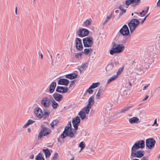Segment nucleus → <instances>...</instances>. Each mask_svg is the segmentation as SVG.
<instances>
[{
    "label": "nucleus",
    "instance_id": "nucleus-1",
    "mask_svg": "<svg viewBox=\"0 0 160 160\" xmlns=\"http://www.w3.org/2000/svg\"><path fill=\"white\" fill-rule=\"evenodd\" d=\"M125 48L123 44H117L114 43L110 51V53L113 55L116 53H119L122 52Z\"/></svg>",
    "mask_w": 160,
    "mask_h": 160
},
{
    "label": "nucleus",
    "instance_id": "nucleus-2",
    "mask_svg": "<svg viewBox=\"0 0 160 160\" xmlns=\"http://www.w3.org/2000/svg\"><path fill=\"white\" fill-rule=\"evenodd\" d=\"M42 129L38 134V139H41L43 136H47L51 132V131L50 129L45 127L44 125L41 126Z\"/></svg>",
    "mask_w": 160,
    "mask_h": 160
},
{
    "label": "nucleus",
    "instance_id": "nucleus-3",
    "mask_svg": "<svg viewBox=\"0 0 160 160\" xmlns=\"http://www.w3.org/2000/svg\"><path fill=\"white\" fill-rule=\"evenodd\" d=\"M140 23L139 21L136 19H133L130 21L128 25L131 33L134 31Z\"/></svg>",
    "mask_w": 160,
    "mask_h": 160
},
{
    "label": "nucleus",
    "instance_id": "nucleus-4",
    "mask_svg": "<svg viewBox=\"0 0 160 160\" xmlns=\"http://www.w3.org/2000/svg\"><path fill=\"white\" fill-rule=\"evenodd\" d=\"M82 41L84 46L86 48L91 47L93 44V39L90 36L83 38Z\"/></svg>",
    "mask_w": 160,
    "mask_h": 160
},
{
    "label": "nucleus",
    "instance_id": "nucleus-5",
    "mask_svg": "<svg viewBox=\"0 0 160 160\" xmlns=\"http://www.w3.org/2000/svg\"><path fill=\"white\" fill-rule=\"evenodd\" d=\"M137 149H131V155L133 157L140 158L142 157L144 154V151L143 150H138Z\"/></svg>",
    "mask_w": 160,
    "mask_h": 160
},
{
    "label": "nucleus",
    "instance_id": "nucleus-6",
    "mask_svg": "<svg viewBox=\"0 0 160 160\" xmlns=\"http://www.w3.org/2000/svg\"><path fill=\"white\" fill-rule=\"evenodd\" d=\"M145 147V142L143 140L136 141L132 148L131 149H138L143 148Z\"/></svg>",
    "mask_w": 160,
    "mask_h": 160
},
{
    "label": "nucleus",
    "instance_id": "nucleus-7",
    "mask_svg": "<svg viewBox=\"0 0 160 160\" xmlns=\"http://www.w3.org/2000/svg\"><path fill=\"white\" fill-rule=\"evenodd\" d=\"M77 33L79 37L82 38L88 35L89 31L86 29L81 28L77 31Z\"/></svg>",
    "mask_w": 160,
    "mask_h": 160
},
{
    "label": "nucleus",
    "instance_id": "nucleus-8",
    "mask_svg": "<svg viewBox=\"0 0 160 160\" xmlns=\"http://www.w3.org/2000/svg\"><path fill=\"white\" fill-rule=\"evenodd\" d=\"M67 136H68L71 138L74 137L72 128L69 129V131H65V130H64L61 135V137L62 138H64Z\"/></svg>",
    "mask_w": 160,
    "mask_h": 160
},
{
    "label": "nucleus",
    "instance_id": "nucleus-9",
    "mask_svg": "<svg viewBox=\"0 0 160 160\" xmlns=\"http://www.w3.org/2000/svg\"><path fill=\"white\" fill-rule=\"evenodd\" d=\"M120 33L123 36H128L129 33V29L126 24L124 25L119 30Z\"/></svg>",
    "mask_w": 160,
    "mask_h": 160
},
{
    "label": "nucleus",
    "instance_id": "nucleus-10",
    "mask_svg": "<svg viewBox=\"0 0 160 160\" xmlns=\"http://www.w3.org/2000/svg\"><path fill=\"white\" fill-rule=\"evenodd\" d=\"M146 146L149 149H151L156 143V141L153 138H149L146 141Z\"/></svg>",
    "mask_w": 160,
    "mask_h": 160
},
{
    "label": "nucleus",
    "instance_id": "nucleus-11",
    "mask_svg": "<svg viewBox=\"0 0 160 160\" xmlns=\"http://www.w3.org/2000/svg\"><path fill=\"white\" fill-rule=\"evenodd\" d=\"M50 103L51 100L48 97L43 98L41 101L42 105L46 108H48L50 106Z\"/></svg>",
    "mask_w": 160,
    "mask_h": 160
},
{
    "label": "nucleus",
    "instance_id": "nucleus-12",
    "mask_svg": "<svg viewBox=\"0 0 160 160\" xmlns=\"http://www.w3.org/2000/svg\"><path fill=\"white\" fill-rule=\"evenodd\" d=\"M80 120L78 116H77L73 119L72 120V124L74 128V129L76 130L78 129V126L80 122Z\"/></svg>",
    "mask_w": 160,
    "mask_h": 160
},
{
    "label": "nucleus",
    "instance_id": "nucleus-13",
    "mask_svg": "<svg viewBox=\"0 0 160 160\" xmlns=\"http://www.w3.org/2000/svg\"><path fill=\"white\" fill-rule=\"evenodd\" d=\"M76 48L79 50H82L83 48L81 40L78 38H76L75 40Z\"/></svg>",
    "mask_w": 160,
    "mask_h": 160
},
{
    "label": "nucleus",
    "instance_id": "nucleus-14",
    "mask_svg": "<svg viewBox=\"0 0 160 160\" xmlns=\"http://www.w3.org/2000/svg\"><path fill=\"white\" fill-rule=\"evenodd\" d=\"M34 112L36 116L39 118L43 117V112L42 110L39 107L36 108L34 110Z\"/></svg>",
    "mask_w": 160,
    "mask_h": 160
},
{
    "label": "nucleus",
    "instance_id": "nucleus-15",
    "mask_svg": "<svg viewBox=\"0 0 160 160\" xmlns=\"http://www.w3.org/2000/svg\"><path fill=\"white\" fill-rule=\"evenodd\" d=\"M68 89L67 87L58 86L56 89V92L60 93H65L68 92Z\"/></svg>",
    "mask_w": 160,
    "mask_h": 160
},
{
    "label": "nucleus",
    "instance_id": "nucleus-16",
    "mask_svg": "<svg viewBox=\"0 0 160 160\" xmlns=\"http://www.w3.org/2000/svg\"><path fill=\"white\" fill-rule=\"evenodd\" d=\"M140 2V0H127L125 4L127 6H129L131 4H134V6H136L139 5Z\"/></svg>",
    "mask_w": 160,
    "mask_h": 160
},
{
    "label": "nucleus",
    "instance_id": "nucleus-17",
    "mask_svg": "<svg viewBox=\"0 0 160 160\" xmlns=\"http://www.w3.org/2000/svg\"><path fill=\"white\" fill-rule=\"evenodd\" d=\"M69 81L65 78H61L59 80L58 82V85H62L67 86L69 84Z\"/></svg>",
    "mask_w": 160,
    "mask_h": 160
},
{
    "label": "nucleus",
    "instance_id": "nucleus-18",
    "mask_svg": "<svg viewBox=\"0 0 160 160\" xmlns=\"http://www.w3.org/2000/svg\"><path fill=\"white\" fill-rule=\"evenodd\" d=\"M128 121L131 124H138L140 122L139 118L136 117L130 118L128 120Z\"/></svg>",
    "mask_w": 160,
    "mask_h": 160
},
{
    "label": "nucleus",
    "instance_id": "nucleus-19",
    "mask_svg": "<svg viewBox=\"0 0 160 160\" xmlns=\"http://www.w3.org/2000/svg\"><path fill=\"white\" fill-rule=\"evenodd\" d=\"M53 96L55 100L58 102H60L62 98V96L57 92L54 93Z\"/></svg>",
    "mask_w": 160,
    "mask_h": 160
},
{
    "label": "nucleus",
    "instance_id": "nucleus-20",
    "mask_svg": "<svg viewBox=\"0 0 160 160\" xmlns=\"http://www.w3.org/2000/svg\"><path fill=\"white\" fill-rule=\"evenodd\" d=\"M56 86V83L55 82H53L51 83L49 87V91L50 93H52L54 92Z\"/></svg>",
    "mask_w": 160,
    "mask_h": 160
},
{
    "label": "nucleus",
    "instance_id": "nucleus-21",
    "mask_svg": "<svg viewBox=\"0 0 160 160\" xmlns=\"http://www.w3.org/2000/svg\"><path fill=\"white\" fill-rule=\"evenodd\" d=\"M65 78H66L73 79L76 78L78 77V74L75 73H72L65 75Z\"/></svg>",
    "mask_w": 160,
    "mask_h": 160
},
{
    "label": "nucleus",
    "instance_id": "nucleus-22",
    "mask_svg": "<svg viewBox=\"0 0 160 160\" xmlns=\"http://www.w3.org/2000/svg\"><path fill=\"white\" fill-rule=\"evenodd\" d=\"M88 63H83L81 66L78 68V69L80 73L82 72L85 69L88 67Z\"/></svg>",
    "mask_w": 160,
    "mask_h": 160
},
{
    "label": "nucleus",
    "instance_id": "nucleus-23",
    "mask_svg": "<svg viewBox=\"0 0 160 160\" xmlns=\"http://www.w3.org/2000/svg\"><path fill=\"white\" fill-rule=\"evenodd\" d=\"M42 150L44 152L46 158H48L50 156L51 153L48 148L46 149H43Z\"/></svg>",
    "mask_w": 160,
    "mask_h": 160
},
{
    "label": "nucleus",
    "instance_id": "nucleus-24",
    "mask_svg": "<svg viewBox=\"0 0 160 160\" xmlns=\"http://www.w3.org/2000/svg\"><path fill=\"white\" fill-rule=\"evenodd\" d=\"M132 108V106H129L127 107H125L121 109L120 111V113H124L128 111L130 108Z\"/></svg>",
    "mask_w": 160,
    "mask_h": 160
},
{
    "label": "nucleus",
    "instance_id": "nucleus-25",
    "mask_svg": "<svg viewBox=\"0 0 160 160\" xmlns=\"http://www.w3.org/2000/svg\"><path fill=\"white\" fill-rule=\"evenodd\" d=\"M52 102V106L54 109L56 108L58 106V104L53 99L51 100Z\"/></svg>",
    "mask_w": 160,
    "mask_h": 160
},
{
    "label": "nucleus",
    "instance_id": "nucleus-26",
    "mask_svg": "<svg viewBox=\"0 0 160 160\" xmlns=\"http://www.w3.org/2000/svg\"><path fill=\"white\" fill-rule=\"evenodd\" d=\"M78 115L81 118L82 120L84 119L86 117V115L85 113L82 111L79 112Z\"/></svg>",
    "mask_w": 160,
    "mask_h": 160
},
{
    "label": "nucleus",
    "instance_id": "nucleus-27",
    "mask_svg": "<svg viewBox=\"0 0 160 160\" xmlns=\"http://www.w3.org/2000/svg\"><path fill=\"white\" fill-rule=\"evenodd\" d=\"M117 77L118 76L117 75L113 76L108 80L107 83L109 84L111 81L115 80Z\"/></svg>",
    "mask_w": 160,
    "mask_h": 160
},
{
    "label": "nucleus",
    "instance_id": "nucleus-28",
    "mask_svg": "<svg viewBox=\"0 0 160 160\" xmlns=\"http://www.w3.org/2000/svg\"><path fill=\"white\" fill-rule=\"evenodd\" d=\"M70 128H72L71 123V121H69L68 125L65 127L64 130H65V131H69V129Z\"/></svg>",
    "mask_w": 160,
    "mask_h": 160
},
{
    "label": "nucleus",
    "instance_id": "nucleus-29",
    "mask_svg": "<svg viewBox=\"0 0 160 160\" xmlns=\"http://www.w3.org/2000/svg\"><path fill=\"white\" fill-rule=\"evenodd\" d=\"M44 113L43 114V118L45 119L47 118V117L49 116V115L50 113V112L47 110H44Z\"/></svg>",
    "mask_w": 160,
    "mask_h": 160
},
{
    "label": "nucleus",
    "instance_id": "nucleus-30",
    "mask_svg": "<svg viewBox=\"0 0 160 160\" xmlns=\"http://www.w3.org/2000/svg\"><path fill=\"white\" fill-rule=\"evenodd\" d=\"M100 85L99 82H97L96 83H93L90 86L91 88L94 89L95 88L97 87Z\"/></svg>",
    "mask_w": 160,
    "mask_h": 160
},
{
    "label": "nucleus",
    "instance_id": "nucleus-31",
    "mask_svg": "<svg viewBox=\"0 0 160 160\" xmlns=\"http://www.w3.org/2000/svg\"><path fill=\"white\" fill-rule=\"evenodd\" d=\"M79 147L81 148L80 151L82 150L85 147V143L82 142L79 144Z\"/></svg>",
    "mask_w": 160,
    "mask_h": 160
},
{
    "label": "nucleus",
    "instance_id": "nucleus-32",
    "mask_svg": "<svg viewBox=\"0 0 160 160\" xmlns=\"http://www.w3.org/2000/svg\"><path fill=\"white\" fill-rule=\"evenodd\" d=\"M91 22L90 19H87L83 23L84 26L88 27L91 24Z\"/></svg>",
    "mask_w": 160,
    "mask_h": 160
},
{
    "label": "nucleus",
    "instance_id": "nucleus-33",
    "mask_svg": "<svg viewBox=\"0 0 160 160\" xmlns=\"http://www.w3.org/2000/svg\"><path fill=\"white\" fill-rule=\"evenodd\" d=\"M125 7L124 5H120L119 7V8L122 11V13H124L126 12V9H124V8Z\"/></svg>",
    "mask_w": 160,
    "mask_h": 160
},
{
    "label": "nucleus",
    "instance_id": "nucleus-34",
    "mask_svg": "<svg viewBox=\"0 0 160 160\" xmlns=\"http://www.w3.org/2000/svg\"><path fill=\"white\" fill-rule=\"evenodd\" d=\"M113 66L112 64H108L106 68V71H109L112 70L113 68Z\"/></svg>",
    "mask_w": 160,
    "mask_h": 160
},
{
    "label": "nucleus",
    "instance_id": "nucleus-35",
    "mask_svg": "<svg viewBox=\"0 0 160 160\" xmlns=\"http://www.w3.org/2000/svg\"><path fill=\"white\" fill-rule=\"evenodd\" d=\"M58 120H55L53 121L50 124V125L52 127H54V126L56 125L58 123Z\"/></svg>",
    "mask_w": 160,
    "mask_h": 160
},
{
    "label": "nucleus",
    "instance_id": "nucleus-36",
    "mask_svg": "<svg viewBox=\"0 0 160 160\" xmlns=\"http://www.w3.org/2000/svg\"><path fill=\"white\" fill-rule=\"evenodd\" d=\"M88 102L93 105L94 103V97L93 96L90 97L88 100Z\"/></svg>",
    "mask_w": 160,
    "mask_h": 160
},
{
    "label": "nucleus",
    "instance_id": "nucleus-37",
    "mask_svg": "<svg viewBox=\"0 0 160 160\" xmlns=\"http://www.w3.org/2000/svg\"><path fill=\"white\" fill-rule=\"evenodd\" d=\"M83 53V52H80L79 53H77L75 55V57L76 58H80Z\"/></svg>",
    "mask_w": 160,
    "mask_h": 160
},
{
    "label": "nucleus",
    "instance_id": "nucleus-38",
    "mask_svg": "<svg viewBox=\"0 0 160 160\" xmlns=\"http://www.w3.org/2000/svg\"><path fill=\"white\" fill-rule=\"evenodd\" d=\"M58 156V153L57 152H56L54 155L53 157L52 158L53 160H56L57 159Z\"/></svg>",
    "mask_w": 160,
    "mask_h": 160
},
{
    "label": "nucleus",
    "instance_id": "nucleus-39",
    "mask_svg": "<svg viewBox=\"0 0 160 160\" xmlns=\"http://www.w3.org/2000/svg\"><path fill=\"white\" fill-rule=\"evenodd\" d=\"M112 13H111L110 14V15L109 16H108L107 17L105 21L103 23V24H105L106 23H107V22H108V20H109L111 18V17H112Z\"/></svg>",
    "mask_w": 160,
    "mask_h": 160
},
{
    "label": "nucleus",
    "instance_id": "nucleus-40",
    "mask_svg": "<svg viewBox=\"0 0 160 160\" xmlns=\"http://www.w3.org/2000/svg\"><path fill=\"white\" fill-rule=\"evenodd\" d=\"M123 70V68H120L118 71L117 72V76L120 75L122 72Z\"/></svg>",
    "mask_w": 160,
    "mask_h": 160
},
{
    "label": "nucleus",
    "instance_id": "nucleus-41",
    "mask_svg": "<svg viewBox=\"0 0 160 160\" xmlns=\"http://www.w3.org/2000/svg\"><path fill=\"white\" fill-rule=\"evenodd\" d=\"M92 89V88H91L90 86L87 90V92H88V93L90 94H92L93 92V90Z\"/></svg>",
    "mask_w": 160,
    "mask_h": 160
},
{
    "label": "nucleus",
    "instance_id": "nucleus-42",
    "mask_svg": "<svg viewBox=\"0 0 160 160\" xmlns=\"http://www.w3.org/2000/svg\"><path fill=\"white\" fill-rule=\"evenodd\" d=\"M89 50L88 48H85L84 49L83 53H84L85 55H88L89 54Z\"/></svg>",
    "mask_w": 160,
    "mask_h": 160
},
{
    "label": "nucleus",
    "instance_id": "nucleus-43",
    "mask_svg": "<svg viewBox=\"0 0 160 160\" xmlns=\"http://www.w3.org/2000/svg\"><path fill=\"white\" fill-rule=\"evenodd\" d=\"M90 109H89V108H87L85 107V108H84L83 110H84L85 111V113L86 114H88L89 113V112L90 111Z\"/></svg>",
    "mask_w": 160,
    "mask_h": 160
},
{
    "label": "nucleus",
    "instance_id": "nucleus-44",
    "mask_svg": "<svg viewBox=\"0 0 160 160\" xmlns=\"http://www.w3.org/2000/svg\"><path fill=\"white\" fill-rule=\"evenodd\" d=\"M149 7L148 6L146 7V8L144 10H145V13L144 14H143L142 16H144L145 14H146L148 13V10H149Z\"/></svg>",
    "mask_w": 160,
    "mask_h": 160
},
{
    "label": "nucleus",
    "instance_id": "nucleus-45",
    "mask_svg": "<svg viewBox=\"0 0 160 160\" xmlns=\"http://www.w3.org/2000/svg\"><path fill=\"white\" fill-rule=\"evenodd\" d=\"M36 160H44V159L43 157H36Z\"/></svg>",
    "mask_w": 160,
    "mask_h": 160
},
{
    "label": "nucleus",
    "instance_id": "nucleus-46",
    "mask_svg": "<svg viewBox=\"0 0 160 160\" xmlns=\"http://www.w3.org/2000/svg\"><path fill=\"white\" fill-rule=\"evenodd\" d=\"M27 122H28V123L29 125L34 123V121L31 119H29Z\"/></svg>",
    "mask_w": 160,
    "mask_h": 160
},
{
    "label": "nucleus",
    "instance_id": "nucleus-47",
    "mask_svg": "<svg viewBox=\"0 0 160 160\" xmlns=\"http://www.w3.org/2000/svg\"><path fill=\"white\" fill-rule=\"evenodd\" d=\"M92 105V104L88 102L85 108L90 109L91 108V106Z\"/></svg>",
    "mask_w": 160,
    "mask_h": 160
},
{
    "label": "nucleus",
    "instance_id": "nucleus-48",
    "mask_svg": "<svg viewBox=\"0 0 160 160\" xmlns=\"http://www.w3.org/2000/svg\"><path fill=\"white\" fill-rule=\"evenodd\" d=\"M104 91L103 88L102 87H100L98 90V92L101 94Z\"/></svg>",
    "mask_w": 160,
    "mask_h": 160
},
{
    "label": "nucleus",
    "instance_id": "nucleus-49",
    "mask_svg": "<svg viewBox=\"0 0 160 160\" xmlns=\"http://www.w3.org/2000/svg\"><path fill=\"white\" fill-rule=\"evenodd\" d=\"M101 93H99V92H98L97 93V94L96 95V98L97 99H100V96L101 95Z\"/></svg>",
    "mask_w": 160,
    "mask_h": 160
},
{
    "label": "nucleus",
    "instance_id": "nucleus-50",
    "mask_svg": "<svg viewBox=\"0 0 160 160\" xmlns=\"http://www.w3.org/2000/svg\"><path fill=\"white\" fill-rule=\"evenodd\" d=\"M75 81H76L75 80H73L71 82V84L69 85V87H72V85L74 84L75 83Z\"/></svg>",
    "mask_w": 160,
    "mask_h": 160
},
{
    "label": "nucleus",
    "instance_id": "nucleus-51",
    "mask_svg": "<svg viewBox=\"0 0 160 160\" xmlns=\"http://www.w3.org/2000/svg\"><path fill=\"white\" fill-rule=\"evenodd\" d=\"M155 124H156V126H157L158 125V124L157 123V119H156L154 121V123L152 124V126H153Z\"/></svg>",
    "mask_w": 160,
    "mask_h": 160
},
{
    "label": "nucleus",
    "instance_id": "nucleus-52",
    "mask_svg": "<svg viewBox=\"0 0 160 160\" xmlns=\"http://www.w3.org/2000/svg\"><path fill=\"white\" fill-rule=\"evenodd\" d=\"M29 124L28 123V122H27L23 126V128H26L28 126Z\"/></svg>",
    "mask_w": 160,
    "mask_h": 160
},
{
    "label": "nucleus",
    "instance_id": "nucleus-53",
    "mask_svg": "<svg viewBox=\"0 0 160 160\" xmlns=\"http://www.w3.org/2000/svg\"><path fill=\"white\" fill-rule=\"evenodd\" d=\"M157 6L160 7V0H158L157 4Z\"/></svg>",
    "mask_w": 160,
    "mask_h": 160
},
{
    "label": "nucleus",
    "instance_id": "nucleus-54",
    "mask_svg": "<svg viewBox=\"0 0 160 160\" xmlns=\"http://www.w3.org/2000/svg\"><path fill=\"white\" fill-rule=\"evenodd\" d=\"M149 85V84L148 85H145V86L144 87V88H143V90H145L147 88H148V86Z\"/></svg>",
    "mask_w": 160,
    "mask_h": 160
},
{
    "label": "nucleus",
    "instance_id": "nucleus-55",
    "mask_svg": "<svg viewBox=\"0 0 160 160\" xmlns=\"http://www.w3.org/2000/svg\"><path fill=\"white\" fill-rule=\"evenodd\" d=\"M37 157H42V153H41L40 152L39 153L38 155H37Z\"/></svg>",
    "mask_w": 160,
    "mask_h": 160
},
{
    "label": "nucleus",
    "instance_id": "nucleus-56",
    "mask_svg": "<svg viewBox=\"0 0 160 160\" xmlns=\"http://www.w3.org/2000/svg\"><path fill=\"white\" fill-rule=\"evenodd\" d=\"M50 58L51 59L52 63H52L53 61V59L52 58V57L51 54L50 55Z\"/></svg>",
    "mask_w": 160,
    "mask_h": 160
},
{
    "label": "nucleus",
    "instance_id": "nucleus-57",
    "mask_svg": "<svg viewBox=\"0 0 160 160\" xmlns=\"http://www.w3.org/2000/svg\"><path fill=\"white\" fill-rule=\"evenodd\" d=\"M148 98V95L146 96L145 98L143 99V101H144L146 100Z\"/></svg>",
    "mask_w": 160,
    "mask_h": 160
},
{
    "label": "nucleus",
    "instance_id": "nucleus-58",
    "mask_svg": "<svg viewBox=\"0 0 160 160\" xmlns=\"http://www.w3.org/2000/svg\"><path fill=\"white\" fill-rule=\"evenodd\" d=\"M147 158L145 157H143L141 159V160H147Z\"/></svg>",
    "mask_w": 160,
    "mask_h": 160
},
{
    "label": "nucleus",
    "instance_id": "nucleus-59",
    "mask_svg": "<svg viewBox=\"0 0 160 160\" xmlns=\"http://www.w3.org/2000/svg\"><path fill=\"white\" fill-rule=\"evenodd\" d=\"M145 20V18H143V19L142 21L140 23L142 24L144 22V21Z\"/></svg>",
    "mask_w": 160,
    "mask_h": 160
},
{
    "label": "nucleus",
    "instance_id": "nucleus-60",
    "mask_svg": "<svg viewBox=\"0 0 160 160\" xmlns=\"http://www.w3.org/2000/svg\"><path fill=\"white\" fill-rule=\"evenodd\" d=\"M34 156L33 154L30 157V158L31 159H32L34 158Z\"/></svg>",
    "mask_w": 160,
    "mask_h": 160
},
{
    "label": "nucleus",
    "instance_id": "nucleus-61",
    "mask_svg": "<svg viewBox=\"0 0 160 160\" xmlns=\"http://www.w3.org/2000/svg\"><path fill=\"white\" fill-rule=\"evenodd\" d=\"M15 13L16 15L17 14V7L15 8Z\"/></svg>",
    "mask_w": 160,
    "mask_h": 160
},
{
    "label": "nucleus",
    "instance_id": "nucleus-62",
    "mask_svg": "<svg viewBox=\"0 0 160 160\" xmlns=\"http://www.w3.org/2000/svg\"><path fill=\"white\" fill-rule=\"evenodd\" d=\"M27 131L28 132H30L31 131V129L30 128H28L27 129Z\"/></svg>",
    "mask_w": 160,
    "mask_h": 160
},
{
    "label": "nucleus",
    "instance_id": "nucleus-63",
    "mask_svg": "<svg viewBox=\"0 0 160 160\" xmlns=\"http://www.w3.org/2000/svg\"><path fill=\"white\" fill-rule=\"evenodd\" d=\"M88 49L89 50V52H92V49L91 48H88Z\"/></svg>",
    "mask_w": 160,
    "mask_h": 160
},
{
    "label": "nucleus",
    "instance_id": "nucleus-64",
    "mask_svg": "<svg viewBox=\"0 0 160 160\" xmlns=\"http://www.w3.org/2000/svg\"><path fill=\"white\" fill-rule=\"evenodd\" d=\"M40 55L41 58V59H42V58H43V56L42 54L41 53V54H40Z\"/></svg>",
    "mask_w": 160,
    "mask_h": 160
}]
</instances>
